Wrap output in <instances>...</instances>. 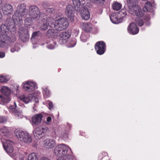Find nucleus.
I'll return each mask as SVG.
<instances>
[{
	"instance_id": "obj_1",
	"label": "nucleus",
	"mask_w": 160,
	"mask_h": 160,
	"mask_svg": "<svg viewBox=\"0 0 160 160\" xmlns=\"http://www.w3.org/2000/svg\"><path fill=\"white\" fill-rule=\"evenodd\" d=\"M0 27L1 31L5 32V33L2 34L0 36V47L7 49L8 48V46L11 43L14 42L16 40V35L15 34L16 33V30L15 29L14 31L13 32V33L11 36V39L8 36V32L7 30L8 29L7 26L5 24H2Z\"/></svg>"
},
{
	"instance_id": "obj_2",
	"label": "nucleus",
	"mask_w": 160,
	"mask_h": 160,
	"mask_svg": "<svg viewBox=\"0 0 160 160\" xmlns=\"http://www.w3.org/2000/svg\"><path fill=\"white\" fill-rule=\"evenodd\" d=\"M29 16L33 20L38 21L44 17L45 14L40 12L39 8L36 6L32 5L29 7L28 11Z\"/></svg>"
},
{
	"instance_id": "obj_3",
	"label": "nucleus",
	"mask_w": 160,
	"mask_h": 160,
	"mask_svg": "<svg viewBox=\"0 0 160 160\" xmlns=\"http://www.w3.org/2000/svg\"><path fill=\"white\" fill-rule=\"evenodd\" d=\"M15 134L17 138L22 142L29 144L32 142L31 135L26 131L16 130L15 132Z\"/></svg>"
},
{
	"instance_id": "obj_4",
	"label": "nucleus",
	"mask_w": 160,
	"mask_h": 160,
	"mask_svg": "<svg viewBox=\"0 0 160 160\" xmlns=\"http://www.w3.org/2000/svg\"><path fill=\"white\" fill-rule=\"evenodd\" d=\"M69 25L67 19L65 18H62L55 21L54 28L57 30L61 31L66 29Z\"/></svg>"
},
{
	"instance_id": "obj_5",
	"label": "nucleus",
	"mask_w": 160,
	"mask_h": 160,
	"mask_svg": "<svg viewBox=\"0 0 160 160\" xmlns=\"http://www.w3.org/2000/svg\"><path fill=\"white\" fill-rule=\"evenodd\" d=\"M68 148V145L64 144L58 145L54 148V153L57 157H62L67 153Z\"/></svg>"
},
{
	"instance_id": "obj_6",
	"label": "nucleus",
	"mask_w": 160,
	"mask_h": 160,
	"mask_svg": "<svg viewBox=\"0 0 160 160\" xmlns=\"http://www.w3.org/2000/svg\"><path fill=\"white\" fill-rule=\"evenodd\" d=\"M48 131V128L47 127L38 126L33 131L34 137L36 139H39L45 136Z\"/></svg>"
},
{
	"instance_id": "obj_7",
	"label": "nucleus",
	"mask_w": 160,
	"mask_h": 160,
	"mask_svg": "<svg viewBox=\"0 0 160 160\" xmlns=\"http://www.w3.org/2000/svg\"><path fill=\"white\" fill-rule=\"evenodd\" d=\"M42 20V25L40 26L41 29L43 30H45L48 27L54 28V19L52 17H48L46 19L43 18Z\"/></svg>"
},
{
	"instance_id": "obj_8",
	"label": "nucleus",
	"mask_w": 160,
	"mask_h": 160,
	"mask_svg": "<svg viewBox=\"0 0 160 160\" xmlns=\"http://www.w3.org/2000/svg\"><path fill=\"white\" fill-rule=\"evenodd\" d=\"M128 12L131 14L138 17H141L143 15L141 8L137 5H129L128 7Z\"/></svg>"
},
{
	"instance_id": "obj_9",
	"label": "nucleus",
	"mask_w": 160,
	"mask_h": 160,
	"mask_svg": "<svg viewBox=\"0 0 160 160\" xmlns=\"http://www.w3.org/2000/svg\"><path fill=\"white\" fill-rule=\"evenodd\" d=\"M1 141L3 147L7 153L9 154L11 153L13 150V148L12 146L13 144V142L4 138L1 139Z\"/></svg>"
},
{
	"instance_id": "obj_10",
	"label": "nucleus",
	"mask_w": 160,
	"mask_h": 160,
	"mask_svg": "<svg viewBox=\"0 0 160 160\" xmlns=\"http://www.w3.org/2000/svg\"><path fill=\"white\" fill-rule=\"evenodd\" d=\"M75 11L74 8L71 5H68L65 10L66 15L71 22L74 21Z\"/></svg>"
},
{
	"instance_id": "obj_11",
	"label": "nucleus",
	"mask_w": 160,
	"mask_h": 160,
	"mask_svg": "<svg viewBox=\"0 0 160 160\" xmlns=\"http://www.w3.org/2000/svg\"><path fill=\"white\" fill-rule=\"evenodd\" d=\"M19 37L20 40L23 42L28 41L29 38L28 29L23 27L20 28L18 31Z\"/></svg>"
},
{
	"instance_id": "obj_12",
	"label": "nucleus",
	"mask_w": 160,
	"mask_h": 160,
	"mask_svg": "<svg viewBox=\"0 0 160 160\" xmlns=\"http://www.w3.org/2000/svg\"><path fill=\"white\" fill-rule=\"evenodd\" d=\"M106 48L105 43L103 41H98L95 45V49L97 54L101 55L104 53Z\"/></svg>"
},
{
	"instance_id": "obj_13",
	"label": "nucleus",
	"mask_w": 160,
	"mask_h": 160,
	"mask_svg": "<svg viewBox=\"0 0 160 160\" xmlns=\"http://www.w3.org/2000/svg\"><path fill=\"white\" fill-rule=\"evenodd\" d=\"M22 85L24 90L29 92L34 91L36 88V84L35 83L29 81L24 82Z\"/></svg>"
},
{
	"instance_id": "obj_14",
	"label": "nucleus",
	"mask_w": 160,
	"mask_h": 160,
	"mask_svg": "<svg viewBox=\"0 0 160 160\" xmlns=\"http://www.w3.org/2000/svg\"><path fill=\"white\" fill-rule=\"evenodd\" d=\"M27 12L26 9L25 10L21 11L20 12L16 11L14 12V15L12 16V18L13 20L15 22L18 21H20L22 20V17L26 16Z\"/></svg>"
},
{
	"instance_id": "obj_15",
	"label": "nucleus",
	"mask_w": 160,
	"mask_h": 160,
	"mask_svg": "<svg viewBox=\"0 0 160 160\" xmlns=\"http://www.w3.org/2000/svg\"><path fill=\"white\" fill-rule=\"evenodd\" d=\"M43 116L41 114H36L32 118V125L38 126L40 124Z\"/></svg>"
},
{
	"instance_id": "obj_16",
	"label": "nucleus",
	"mask_w": 160,
	"mask_h": 160,
	"mask_svg": "<svg viewBox=\"0 0 160 160\" xmlns=\"http://www.w3.org/2000/svg\"><path fill=\"white\" fill-rule=\"evenodd\" d=\"M3 14L5 15H11L13 11L12 6L10 4H5L2 8Z\"/></svg>"
},
{
	"instance_id": "obj_17",
	"label": "nucleus",
	"mask_w": 160,
	"mask_h": 160,
	"mask_svg": "<svg viewBox=\"0 0 160 160\" xmlns=\"http://www.w3.org/2000/svg\"><path fill=\"white\" fill-rule=\"evenodd\" d=\"M70 37V35L69 32H62L60 35L59 43L61 44L65 43Z\"/></svg>"
},
{
	"instance_id": "obj_18",
	"label": "nucleus",
	"mask_w": 160,
	"mask_h": 160,
	"mask_svg": "<svg viewBox=\"0 0 160 160\" xmlns=\"http://www.w3.org/2000/svg\"><path fill=\"white\" fill-rule=\"evenodd\" d=\"M77 11L80 12L81 16L83 19L87 20L89 18L90 14L88 9L84 7H83V8H80V10Z\"/></svg>"
},
{
	"instance_id": "obj_19",
	"label": "nucleus",
	"mask_w": 160,
	"mask_h": 160,
	"mask_svg": "<svg viewBox=\"0 0 160 160\" xmlns=\"http://www.w3.org/2000/svg\"><path fill=\"white\" fill-rule=\"evenodd\" d=\"M15 106H11L9 108V109L12 111L14 115L17 118H22V114L21 111L18 109L16 105L14 102Z\"/></svg>"
},
{
	"instance_id": "obj_20",
	"label": "nucleus",
	"mask_w": 160,
	"mask_h": 160,
	"mask_svg": "<svg viewBox=\"0 0 160 160\" xmlns=\"http://www.w3.org/2000/svg\"><path fill=\"white\" fill-rule=\"evenodd\" d=\"M44 143L45 147L48 149L53 148L56 145L55 140L52 139H47L44 141Z\"/></svg>"
},
{
	"instance_id": "obj_21",
	"label": "nucleus",
	"mask_w": 160,
	"mask_h": 160,
	"mask_svg": "<svg viewBox=\"0 0 160 160\" xmlns=\"http://www.w3.org/2000/svg\"><path fill=\"white\" fill-rule=\"evenodd\" d=\"M128 29L130 32L132 34L138 33L139 29L134 23H131L128 27Z\"/></svg>"
},
{
	"instance_id": "obj_22",
	"label": "nucleus",
	"mask_w": 160,
	"mask_h": 160,
	"mask_svg": "<svg viewBox=\"0 0 160 160\" xmlns=\"http://www.w3.org/2000/svg\"><path fill=\"white\" fill-rule=\"evenodd\" d=\"M33 97V94H29L28 95H22L19 97V98L26 103H28L32 100Z\"/></svg>"
},
{
	"instance_id": "obj_23",
	"label": "nucleus",
	"mask_w": 160,
	"mask_h": 160,
	"mask_svg": "<svg viewBox=\"0 0 160 160\" xmlns=\"http://www.w3.org/2000/svg\"><path fill=\"white\" fill-rule=\"evenodd\" d=\"M110 19L111 21L114 23L118 24L121 22L122 19L119 15L114 14L110 16Z\"/></svg>"
},
{
	"instance_id": "obj_24",
	"label": "nucleus",
	"mask_w": 160,
	"mask_h": 160,
	"mask_svg": "<svg viewBox=\"0 0 160 160\" xmlns=\"http://www.w3.org/2000/svg\"><path fill=\"white\" fill-rule=\"evenodd\" d=\"M82 29L86 32H90L92 28V25L88 23H82Z\"/></svg>"
},
{
	"instance_id": "obj_25",
	"label": "nucleus",
	"mask_w": 160,
	"mask_h": 160,
	"mask_svg": "<svg viewBox=\"0 0 160 160\" xmlns=\"http://www.w3.org/2000/svg\"><path fill=\"white\" fill-rule=\"evenodd\" d=\"M2 93L5 96V97H8L10 94L11 92L10 89L8 87L3 86L1 87V89Z\"/></svg>"
},
{
	"instance_id": "obj_26",
	"label": "nucleus",
	"mask_w": 160,
	"mask_h": 160,
	"mask_svg": "<svg viewBox=\"0 0 160 160\" xmlns=\"http://www.w3.org/2000/svg\"><path fill=\"white\" fill-rule=\"evenodd\" d=\"M72 2L76 10H80L81 8H83V5L81 4L79 0H72Z\"/></svg>"
},
{
	"instance_id": "obj_27",
	"label": "nucleus",
	"mask_w": 160,
	"mask_h": 160,
	"mask_svg": "<svg viewBox=\"0 0 160 160\" xmlns=\"http://www.w3.org/2000/svg\"><path fill=\"white\" fill-rule=\"evenodd\" d=\"M153 6L149 2H147L146 3L144 7L143 8V11L144 12L149 11L152 9Z\"/></svg>"
},
{
	"instance_id": "obj_28",
	"label": "nucleus",
	"mask_w": 160,
	"mask_h": 160,
	"mask_svg": "<svg viewBox=\"0 0 160 160\" xmlns=\"http://www.w3.org/2000/svg\"><path fill=\"white\" fill-rule=\"evenodd\" d=\"M10 101L9 97H3L2 96L0 95V104H4L5 103H8Z\"/></svg>"
},
{
	"instance_id": "obj_29",
	"label": "nucleus",
	"mask_w": 160,
	"mask_h": 160,
	"mask_svg": "<svg viewBox=\"0 0 160 160\" xmlns=\"http://www.w3.org/2000/svg\"><path fill=\"white\" fill-rule=\"evenodd\" d=\"M112 6L113 9L117 11L120 10L122 8L121 4L117 2H114Z\"/></svg>"
},
{
	"instance_id": "obj_30",
	"label": "nucleus",
	"mask_w": 160,
	"mask_h": 160,
	"mask_svg": "<svg viewBox=\"0 0 160 160\" xmlns=\"http://www.w3.org/2000/svg\"><path fill=\"white\" fill-rule=\"evenodd\" d=\"M26 9V6L24 3L20 4L17 7V10L16 11L20 12L21 11L25 10Z\"/></svg>"
},
{
	"instance_id": "obj_31",
	"label": "nucleus",
	"mask_w": 160,
	"mask_h": 160,
	"mask_svg": "<svg viewBox=\"0 0 160 160\" xmlns=\"http://www.w3.org/2000/svg\"><path fill=\"white\" fill-rule=\"evenodd\" d=\"M9 79V77L6 76L0 75V82H7Z\"/></svg>"
},
{
	"instance_id": "obj_32",
	"label": "nucleus",
	"mask_w": 160,
	"mask_h": 160,
	"mask_svg": "<svg viewBox=\"0 0 160 160\" xmlns=\"http://www.w3.org/2000/svg\"><path fill=\"white\" fill-rule=\"evenodd\" d=\"M32 19L30 17L26 18L24 21V22L25 25L27 26H30L32 25L33 23V22L32 20Z\"/></svg>"
},
{
	"instance_id": "obj_33",
	"label": "nucleus",
	"mask_w": 160,
	"mask_h": 160,
	"mask_svg": "<svg viewBox=\"0 0 160 160\" xmlns=\"http://www.w3.org/2000/svg\"><path fill=\"white\" fill-rule=\"evenodd\" d=\"M118 15L122 19L126 16L127 13L124 9H122L119 12Z\"/></svg>"
},
{
	"instance_id": "obj_34",
	"label": "nucleus",
	"mask_w": 160,
	"mask_h": 160,
	"mask_svg": "<svg viewBox=\"0 0 160 160\" xmlns=\"http://www.w3.org/2000/svg\"><path fill=\"white\" fill-rule=\"evenodd\" d=\"M27 160H38L36 155L33 153L29 155Z\"/></svg>"
},
{
	"instance_id": "obj_35",
	"label": "nucleus",
	"mask_w": 160,
	"mask_h": 160,
	"mask_svg": "<svg viewBox=\"0 0 160 160\" xmlns=\"http://www.w3.org/2000/svg\"><path fill=\"white\" fill-rule=\"evenodd\" d=\"M20 48L19 47V45L17 44H15L13 47L11 48L10 51L12 52H14L15 51L18 52L20 49Z\"/></svg>"
},
{
	"instance_id": "obj_36",
	"label": "nucleus",
	"mask_w": 160,
	"mask_h": 160,
	"mask_svg": "<svg viewBox=\"0 0 160 160\" xmlns=\"http://www.w3.org/2000/svg\"><path fill=\"white\" fill-rule=\"evenodd\" d=\"M54 30L53 29H49L48 31L46 33V35L49 38L52 37H53L54 34Z\"/></svg>"
},
{
	"instance_id": "obj_37",
	"label": "nucleus",
	"mask_w": 160,
	"mask_h": 160,
	"mask_svg": "<svg viewBox=\"0 0 160 160\" xmlns=\"http://www.w3.org/2000/svg\"><path fill=\"white\" fill-rule=\"evenodd\" d=\"M94 3L98 5H102L104 2V0H91Z\"/></svg>"
},
{
	"instance_id": "obj_38",
	"label": "nucleus",
	"mask_w": 160,
	"mask_h": 160,
	"mask_svg": "<svg viewBox=\"0 0 160 160\" xmlns=\"http://www.w3.org/2000/svg\"><path fill=\"white\" fill-rule=\"evenodd\" d=\"M136 23L140 27L142 26L143 24L142 20L140 18H137L135 20Z\"/></svg>"
},
{
	"instance_id": "obj_39",
	"label": "nucleus",
	"mask_w": 160,
	"mask_h": 160,
	"mask_svg": "<svg viewBox=\"0 0 160 160\" xmlns=\"http://www.w3.org/2000/svg\"><path fill=\"white\" fill-rule=\"evenodd\" d=\"M43 89V94L46 95L47 96H49L50 94V92L48 88L46 87H44Z\"/></svg>"
},
{
	"instance_id": "obj_40",
	"label": "nucleus",
	"mask_w": 160,
	"mask_h": 160,
	"mask_svg": "<svg viewBox=\"0 0 160 160\" xmlns=\"http://www.w3.org/2000/svg\"><path fill=\"white\" fill-rule=\"evenodd\" d=\"M63 160H73V157L72 156L68 154L64 155L62 157Z\"/></svg>"
},
{
	"instance_id": "obj_41",
	"label": "nucleus",
	"mask_w": 160,
	"mask_h": 160,
	"mask_svg": "<svg viewBox=\"0 0 160 160\" xmlns=\"http://www.w3.org/2000/svg\"><path fill=\"white\" fill-rule=\"evenodd\" d=\"M0 131L2 133L4 134V135H7L8 132V130L7 128L6 127L2 128L0 129Z\"/></svg>"
},
{
	"instance_id": "obj_42",
	"label": "nucleus",
	"mask_w": 160,
	"mask_h": 160,
	"mask_svg": "<svg viewBox=\"0 0 160 160\" xmlns=\"http://www.w3.org/2000/svg\"><path fill=\"white\" fill-rule=\"evenodd\" d=\"M76 44V42L75 39L70 41L68 43V47L69 48H71L74 47Z\"/></svg>"
},
{
	"instance_id": "obj_43",
	"label": "nucleus",
	"mask_w": 160,
	"mask_h": 160,
	"mask_svg": "<svg viewBox=\"0 0 160 160\" xmlns=\"http://www.w3.org/2000/svg\"><path fill=\"white\" fill-rule=\"evenodd\" d=\"M40 33L39 32L37 31L33 32L32 35V37L31 38V40L32 42L34 40L35 38L37 36L38 34Z\"/></svg>"
},
{
	"instance_id": "obj_44",
	"label": "nucleus",
	"mask_w": 160,
	"mask_h": 160,
	"mask_svg": "<svg viewBox=\"0 0 160 160\" xmlns=\"http://www.w3.org/2000/svg\"><path fill=\"white\" fill-rule=\"evenodd\" d=\"M46 12L48 13H54L55 12L54 9L53 8H48L46 10Z\"/></svg>"
},
{
	"instance_id": "obj_45",
	"label": "nucleus",
	"mask_w": 160,
	"mask_h": 160,
	"mask_svg": "<svg viewBox=\"0 0 160 160\" xmlns=\"http://www.w3.org/2000/svg\"><path fill=\"white\" fill-rule=\"evenodd\" d=\"M6 122V119L4 117L0 116V122L4 123Z\"/></svg>"
},
{
	"instance_id": "obj_46",
	"label": "nucleus",
	"mask_w": 160,
	"mask_h": 160,
	"mask_svg": "<svg viewBox=\"0 0 160 160\" xmlns=\"http://www.w3.org/2000/svg\"><path fill=\"white\" fill-rule=\"evenodd\" d=\"M32 100L34 102L37 103L38 102V98L35 97L33 94V97Z\"/></svg>"
},
{
	"instance_id": "obj_47",
	"label": "nucleus",
	"mask_w": 160,
	"mask_h": 160,
	"mask_svg": "<svg viewBox=\"0 0 160 160\" xmlns=\"http://www.w3.org/2000/svg\"><path fill=\"white\" fill-rule=\"evenodd\" d=\"M47 124H49L50 122H51L52 121V118L50 117H48L46 118Z\"/></svg>"
},
{
	"instance_id": "obj_48",
	"label": "nucleus",
	"mask_w": 160,
	"mask_h": 160,
	"mask_svg": "<svg viewBox=\"0 0 160 160\" xmlns=\"http://www.w3.org/2000/svg\"><path fill=\"white\" fill-rule=\"evenodd\" d=\"M49 109L51 110L53 108V104L52 102H50L49 104Z\"/></svg>"
},
{
	"instance_id": "obj_49",
	"label": "nucleus",
	"mask_w": 160,
	"mask_h": 160,
	"mask_svg": "<svg viewBox=\"0 0 160 160\" xmlns=\"http://www.w3.org/2000/svg\"><path fill=\"white\" fill-rule=\"evenodd\" d=\"M84 35L83 34H82L81 35V37H80V39L83 42H85L86 41L87 39L86 38H84Z\"/></svg>"
},
{
	"instance_id": "obj_50",
	"label": "nucleus",
	"mask_w": 160,
	"mask_h": 160,
	"mask_svg": "<svg viewBox=\"0 0 160 160\" xmlns=\"http://www.w3.org/2000/svg\"><path fill=\"white\" fill-rule=\"evenodd\" d=\"M47 48L49 49H53L54 48V46L52 44H49L47 46Z\"/></svg>"
},
{
	"instance_id": "obj_51",
	"label": "nucleus",
	"mask_w": 160,
	"mask_h": 160,
	"mask_svg": "<svg viewBox=\"0 0 160 160\" xmlns=\"http://www.w3.org/2000/svg\"><path fill=\"white\" fill-rule=\"evenodd\" d=\"M5 56V53L3 52L0 51V58H3Z\"/></svg>"
},
{
	"instance_id": "obj_52",
	"label": "nucleus",
	"mask_w": 160,
	"mask_h": 160,
	"mask_svg": "<svg viewBox=\"0 0 160 160\" xmlns=\"http://www.w3.org/2000/svg\"><path fill=\"white\" fill-rule=\"evenodd\" d=\"M150 18L149 16L148 15L144 17V19L146 20V21H148L150 19Z\"/></svg>"
},
{
	"instance_id": "obj_53",
	"label": "nucleus",
	"mask_w": 160,
	"mask_h": 160,
	"mask_svg": "<svg viewBox=\"0 0 160 160\" xmlns=\"http://www.w3.org/2000/svg\"><path fill=\"white\" fill-rule=\"evenodd\" d=\"M135 0H128V2L130 4L133 3Z\"/></svg>"
},
{
	"instance_id": "obj_54",
	"label": "nucleus",
	"mask_w": 160,
	"mask_h": 160,
	"mask_svg": "<svg viewBox=\"0 0 160 160\" xmlns=\"http://www.w3.org/2000/svg\"><path fill=\"white\" fill-rule=\"evenodd\" d=\"M40 160H50L48 158H47L43 157L41 158Z\"/></svg>"
},
{
	"instance_id": "obj_55",
	"label": "nucleus",
	"mask_w": 160,
	"mask_h": 160,
	"mask_svg": "<svg viewBox=\"0 0 160 160\" xmlns=\"http://www.w3.org/2000/svg\"><path fill=\"white\" fill-rule=\"evenodd\" d=\"M16 159V160H24V159L22 156H21L20 158L17 157Z\"/></svg>"
},
{
	"instance_id": "obj_56",
	"label": "nucleus",
	"mask_w": 160,
	"mask_h": 160,
	"mask_svg": "<svg viewBox=\"0 0 160 160\" xmlns=\"http://www.w3.org/2000/svg\"><path fill=\"white\" fill-rule=\"evenodd\" d=\"M19 86H16L15 87V89H16L17 92H18L19 90Z\"/></svg>"
},
{
	"instance_id": "obj_57",
	"label": "nucleus",
	"mask_w": 160,
	"mask_h": 160,
	"mask_svg": "<svg viewBox=\"0 0 160 160\" xmlns=\"http://www.w3.org/2000/svg\"><path fill=\"white\" fill-rule=\"evenodd\" d=\"M61 158H59L58 159H57V160H63V158L62 157H61Z\"/></svg>"
},
{
	"instance_id": "obj_58",
	"label": "nucleus",
	"mask_w": 160,
	"mask_h": 160,
	"mask_svg": "<svg viewBox=\"0 0 160 160\" xmlns=\"http://www.w3.org/2000/svg\"><path fill=\"white\" fill-rule=\"evenodd\" d=\"M65 134V138L66 137H67V133Z\"/></svg>"
},
{
	"instance_id": "obj_59",
	"label": "nucleus",
	"mask_w": 160,
	"mask_h": 160,
	"mask_svg": "<svg viewBox=\"0 0 160 160\" xmlns=\"http://www.w3.org/2000/svg\"><path fill=\"white\" fill-rule=\"evenodd\" d=\"M88 4H89V3H87L86 4L87 6H88Z\"/></svg>"
},
{
	"instance_id": "obj_60",
	"label": "nucleus",
	"mask_w": 160,
	"mask_h": 160,
	"mask_svg": "<svg viewBox=\"0 0 160 160\" xmlns=\"http://www.w3.org/2000/svg\"><path fill=\"white\" fill-rule=\"evenodd\" d=\"M1 16V13L0 12V16Z\"/></svg>"
}]
</instances>
